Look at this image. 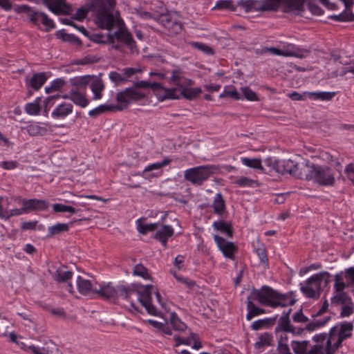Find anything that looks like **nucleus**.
<instances>
[{
    "instance_id": "72a5a7b5",
    "label": "nucleus",
    "mask_w": 354,
    "mask_h": 354,
    "mask_svg": "<svg viewBox=\"0 0 354 354\" xmlns=\"http://www.w3.org/2000/svg\"><path fill=\"white\" fill-rule=\"evenodd\" d=\"M47 80L45 73H35L30 78L29 85L35 90H39Z\"/></svg>"
},
{
    "instance_id": "2eb2a0df",
    "label": "nucleus",
    "mask_w": 354,
    "mask_h": 354,
    "mask_svg": "<svg viewBox=\"0 0 354 354\" xmlns=\"http://www.w3.org/2000/svg\"><path fill=\"white\" fill-rule=\"evenodd\" d=\"M291 346L295 354H324V346L322 344H315L308 349L309 341L304 340L301 342L292 341Z\"/></svg>"
},
{
    "instance_id": "09e8293b",
    "label": "nucleus",
    "mask_w": 354,
    "mask_h": 354,
    "mask_svg": "<svg viewBox=\"0 0 354 354\" xmlns=\"http://www.w3.org/2000/svg\"><path fill=\"white\" fill-rule=\"evenodd\" d=\"M133 273L134 275L141 277L145 279H150V274H149L147 269L142 264H137L135 266Z\"/></svg>"
},
{
    "instance_id": "5701e85b",
    "label": "nucleus",
    "mask_w": 354,
    "mask_h": 354,
    "mask_svg": "<svg viewBox=\"0 0 354 354\" xmlns=\"http://www.w3.org/2000/svg\"><path fill=\"white\" fill-rule=\"evenodd\" d=\"M115 37L118 41L124 43L133 51V48L136 47V41L132 35L125 28L120 27L118 30L115 32Z\"/></svg>"
},
{
    "instance_id": "5fc2aeb1",
    "label": "nucleus",
    "mask_w": 354,
    "mask_h": 354,
    "mask_svg": "<svg viewBox=\"0 0 354 354\" xmlns=\"http://www.w3.org/2000/svg\"><path fill=\"white\" fill-rule=\"evenodd\" d=\"M41 107L38 102L28 103L26 105L25 110L30 115H37L40 111Z\"/></svg>"
},
{
    "instance_id": "79ce46f5",
    "label": "nucleus",
    "mask_w": 354,
    "mask_h": 354,
    "mask_svg": "<svg viewBox=\"0 0 354 354\" xmlns=\"http://www.w3.org/2000/svg\"><path fill=\"white\" fill-rule=\"evenodd\" d=\"M104 88L103 82L101 79L97 78L91 84V88L93 93V99L99 100L102 97V91Z\"/></svg>"
},
{
    "instance_id": "e2e57ef3",
    "label": "nucleus",
    "mask_w": 354,
    "mask_h": 354,
    "mask_svg": "<svg viewBox=\"0 0 354 354\" xmlns=\"http://www.w3.org/2000/svg\"><path fill=\"white\" fill-rule=\"evenodd\" d=\"M242 92L245 99L250 101H257L258 97L255 92L252 91L249 87L242 88Z\"/></svg>"
},
{
    "instance_id": "dca6fc26",
    "label": "nucleus",
    "mask_w": 354,
    "mask_h": 354,
    "mask_svg": "<svg viewBox=\"0 0 354 354\" xmlns=\"http://www.w3.org/2000/svg\"><path fill=\"white\" fill-rule=\"evenodd\" d=\"M311 317L312 319L305 327V329L308 331H313L325 326L330 320L331 315L328 311H317L311 315Z\"/></svg>"
},
{
    "instance_id": "7c9ffc66",
    "label": "nucleus",
    "mask_w": 354,
    "mask_h": 354,
    "mask_svg": "<svg viewBox=\"0 0 354 354\" xmlns=\"http://www.w3.org/2000/svg\"><path fill=\"white\" fill-rule=\"evenodd\" d=\"M168 319L174 330L185 333L187 329V325L183 322L174 312L168 313Z\"/></svg>"
},
{
    "instance_id": "aec40b11",
    "label": "nucleus",
    "mask_w": 354,
    "mask_h": 354,
    "mask_svg": "<svg viewBox=\"0 0 354 354\" xmlns=\"http://www.w3.org/2000/svg\"><path fill=\"white\" fill-rule=\"evenodd\" d=\"M43 3L56 15H68L71 11V7L66 5L64 0H43Z\"/></svg>"
},
{
    "instance_id": "864d4df0",
    "label": "nucleus",
    "mask_w": 354,
    "mask_h": 354,
    "mask_svg": "<svg viewBox=\"0 0 354 354\" xmlns=\"http://www.w3.org/2000/svg\"><path fill=\"white\" fill-rule=\"evenodd\" d=\"M256 253L259 258L260 262L266 266H268V258L265 247L263 245L257 248Z\"/></svg>"
},
{
    "instance_id": "e433bc0d",
    "label": "nucleus",
    "mask_w": 354,
    "mask_h": 354,
    "mask_svg": "<svg viewBox=\"0 0 354 354\" xmlns=\"http://www.w3.org/2000/svg\"><path fill=\"white\" fill-rule=\"evenodd\" d=\"M77 286L79 292L84 295H88L92 292V285L89 280L79 276L77 279Z\"/></svg>"
},
{
    "instance_id": "0eeeda50",
    "label": "nucleus",
    "mask_w": 354,
    "mask_h": 354,
    "mask_svg": "<svg viewBox=\"0 0 354 354\" xmlns=\"http://www.w3.org/2000/svg\"><path fill=\"white\" fill-rule=\"evenodd\" d=\"M15 10L17 13H26L33 24L39 26L40 24L45 26L46 32L55 28V24L52 19L48 18L46 14L33 10L27 5L16 6Z\"/></svg>"
},
{
    "instance_id": "4c0bfd02",
    "label": "nucleus",
    "mask_w": 354,
    "mask_h": 354,
    "mask_svg": "<svg viewBox=\"0 0 354 354\" xmlns=\"http://www.w3.org/2000/svg\"><path fill=\"white\" fill-rule=\"evenodd\" d=\"M72 276L73 272L71 271L68 270L65 266H61L57 269L54 278L57 281L61 283L67 281L71 279Z\"/></svg>"
},
{
    "instance_id": "69168bd1",
    "label": "nucleus",
    "mask_w": 354,
    "mask_h": 354,
    "mask_svg": "<svg viewBox=\"0 0 354 354\" xmlns=\"http://www.w3.org/2000/svg\"><path fill=\"white\" fill-rule=\"evenodd\" d=\"M262 52L263 53H270L275 55L286 57V54L287 53V49L286 50H280L275 47H269V48L266 47L262 49Z\"/></svg>"
},
{
    "instance_id": "c85d7f7f",
    "label": "nucleus",
    "mask_w": 354,
    "mask_h": 354,
    "mask_svg": "<svg viewBox=\"0 0 354 354\" xmlns=\"http://www.w3.org/2000/svg\"><path fill=\"white\" fill-rule=\"evenodd\" d=\"M174 234V229L169 225H163L162 227L157 231L154 238L161 242L162 245L166 246L168 238Z\"/></svg>"
},
{
    "instance_id": "2f4dec72",
    "label": "nucleus",
    "mask_w": 354,
    "mask_h": 354,
    "mask_svg": "<svg viewBox=\"0 0 354 354\" xmlns=\"http://www.w3.org/2000/svg\"><path fill=\"white\" fill-rule=\"evenodd\" d=\"M55 36L57 39H60L65 42H68L73 46H82V41L78 37L73 34H68L65 32L64 30L57 31L55 32Z\"/></svg>"
},
{
    "instance_id": "8fccbe9b",
    "label": "nucleus",
    "mask_w": 354,
    "mask_h": 354,
    "mask_svg": "<svg viewBox=\"0 0 354 354\" xmlns=\"http://www.w3.org/2000/svg\"><path fill=\"white\" fill-rule=\"evenodd\" d=\"M184 78L182 76V73L179 71H173L172 75L171 77V81L178 88H180L183 85H184Z\"/></svg>"
},
{
    "instance_id": "412c9836",
    "label": "nucleus",
    "mask_w": 354,
    "mask_h": 354,
    "mask_svg": "<svg viewBox=\"0 0 354 354\" xmlns=\"http://www.w3.org/2000/svg\"><path fill=\"white\" fill-rule=\"evenodd\" d=\"M214 239L224 256L228 259H234V252L236 247L232 242H227L225 239L218 235H214Z\"/></svg>"
},
{
    "instance_id": "49530a36",
    "label": "nucleus",
    "mask_w": 354,
    "mask_h": 354,
    "mask_svg": "<svg viewBox=\"0 0 354 354\" xmlns=\"http://www.w3.org/2000/svg\"><path fill=\"white\" fill-rule=\"evenodd\" d=\"M241 162L250 168L255 169L263 170V167L261 165V161L259 158H241Z\"/></svg>"
},
{
    "instance_id": "c756f323",
    "label": "nucleus",
    "mask_w": 354,
    "mask_h": 354,
    "mask_svg": "<svg viewBox=\"0 0 354 354\" xmlns=\"http://www.w3.org/2000/svg\"><path fill=\"white\" fill-rule=\"evenodd\" d=\"M115 109L122 110V107L120 105L114 106L110 104H101L97 107L91 110L88 113V115L90 117L95 118L104 113L112 111Z\"/></svg>"
},
{
    "instance_id": "423d86ee",
    "label": "nucleus",
    "mask_w": 354,
    "mask_h": 354,
    "mask_svg": "<svg viewBox=\"0 0 354 354\" xmlns=\"http://www.w3.org/2000/svg\"><path fill=\"white\" fill-rule=\"evenodd\" d=\"M344 272H341L335 275L334 289L336 295L331 299L332 304H342L341 310H353V303L350 297L343 290L348 287L347 282L344 281Z\"/></svg>"
},
{
    "instance_id": "393cba45",
    "label": "nucleus",
    "mask_w": 354,
    "mask_h": 354,
    "mask_svg": "<svg viewBox=\"0 0 354 354\" xmlns=\"http://www.w3.org/2000/svg\"><path fill=\"white\" fill-rule=\"evenodd\" d=\"M159 87L156 88L155 93L160 101H164L167 99H179L180 94H177V91L179 88H167L162 86L161 84L159 83Z\"/></svg>"
},
{
    "instance_id": "b1692460",
    "label": "nucleus",
    "mask_w": 354,
    "mask_h": 354,
    "mask_svg": "<svg viewBox=\"0 0 354 354\" xmlns=\"http://www.w3.org/2000/svg\"><path fill=\"white\" fill-rule=\"evenodd\" d=\"M295 161L288 160H275L272 163V169L277 173L285 174H292L293 171Z\"/></svg>"
},
{
    "instance_id": "f8f14e48",
    "label": "nucleus",
    "mask_w": 354,
    "mask_h": 354,
    "mask_svg": "<svg viewBox=\"0 0 354 354\" xmlns=\"http://www.w3.org/2000/svg\"><path fill=\"white\" fill-rule=\"evenodd\" d=\"M313 179L317 183L324 186H330L335 183V176L333 169L326 166H316L312 169Z\"/></svg>"
},
{
    "instance_id": "1a4fd4ad",
    "label": "nucleus",
    "mask_w": 354,
    "mask_h": 354,
    "mask_svg": "<svg viewBox=\"0 0 354 354\" xmlns=\"http://www.w3.org/2000/svg\"><path fill=\"white\" fill-rule=\"evenodd\" d=\"M93 8L97 9L96 17L95 19V24L101 29L111 30L115 20L112 13V10L115 6H108L106 3L102 4H92Z\"/></svg>"
},
{
    "instance_id": "ddd939ff",
    "label": "nucleus",
    "mask_w": 354,
    "mask_h": 354,
    "mask_svg": "<svg viewBox=\"0 0 354 354\" xmlns=\"http://www.w3.org/2000/svg\"><path fill=\"white\" fill-rule=\"evenodd\" d=\"M14 201L24 206L26 214L34 211H44L47 209L49 206L46 201L41 199H26L21 196H15Z\"/></svg>"
},
{
    "instance_id": "39448f33",
    "label": "nucleus",
    "mask_w": 354,
    "mask_h": 354,
    "mask_svg": "<svg viewBox=\"0 0 354 354\" xmlns=\"http://www.w3.org/2000/svg\"><path fill=\"white\" fill-rule=\"evenodd\" d=\"M330 274L328 272H322L311 276L305 283H300L301 292L307 297L317 299L320 295L322 283L325 286L330 283Z\"/></svg>"
},
{
    "instance_id": "a18cd8bd",
    "label": "nucleus",
    "mask_w": 354,
    "mask_h": 354,
    "mask_svg": "<svg viewBox=\"0 0 354 354\" xmlns=\"http://www.w3.org/2000/svg\"><path fill=\"white\" fill-rule=\"evenodd\" d=\"M214 9L229 10L234 12L236 10V6L234 5L232 0H218L216 2Z\"/></svg>"
},
{
    "instance_id": "a19ab883",
    "label": "nucleus",
    "mask_w": 354,
    "mask_h": 354,
    "mask_svg": "<svg viewBox=\"0 0 354 354\" xmlns=\"http://www.w3.org/2000/svg\"><path fill=\"white\" fill-rule=\"evenodd\" d=\"M335 95V92H309L308 98L314 100H331Z\"/></svg>"
},
{
    "instance_id": "4d7b16f0",
    "label": "nucleus",
    "mask_w": 354,
    "mask_h": 354,
    "mask_svg": "<svg viewBox=\"0 0 354 354\" xmlns=\"http://www.w3.org/2000/svg\"><path fill=\"white\" fill-rule=\"evenodd\" d=\"M344 272V278H345L347 286L354 285V267L345 269Z\"/></svg>"
},
{
    "instance_id": "3c124183",
    "label": "nucleus",
    "mask_w": 354,
    "mask_h": 354,
    "mask_svg": "<svg viewBox=\"0 0 354 354\" xmlns=\"http://www.w3.org/2000/svg\"><path fill=\"white\" fill-rule=\"evenodd\" d=\"M109 79L116 85H120L128 81V80L126 77H124L123 74L118 73L116 71H111L109 73Z\"/></svg>"
},
{
    "instance_id": "774afa93",
    "label": "nucleus",
    "mask_w": 354,
    "mask_h": 354,
    "mask_svg": "<svg viewBox=\"0 0 354 354\" xmlns=\"http://www.w3.org/2000/svg\"><path fill=\"white\" fill-rule=\"evenodd\" d=\"M308 8L309 10L312 12V14L315 15L320 16L324 14V10L317 4L313 3V2H308Z\"/></svg>"
},
{
    "instance_id": "f03ea898",
    "label": "nucleus",
    "mask_w": 354,
    "mask_h": 354,
    "mask_svg": "<svg viewBox=\"0 0 354 354\" xmlns=\"http://www.w3.org/2000/svg\"><path fill=\"white\" fill-rule=\"evenodd\" d=\"M248 310H263L257 307L253 301L271 308H287L293 306L297 301L294 291L281 293L269 286H262L261 288H252L247 297Z\"/></svg>"
},
{
    "instance_id": "4be33fe9",
    "label": "nucleus",
    "mask_w": 354,
    "mask_h": 354,
    "mask_svg": "<svg viewBox=\"0 0 354 354\" xmlns=\"http://www.w3.org/2000/svg\"><path fill=\"white\" fill-rule=\"evenodd\" d=\"M62 97L71 100L74 104L82 108L86 107L89 102L86 97L85 91L78 89H71L69 94L64 95Z\"/></svg>"
},
{
    "instance_id": "603ef678",
    "label": "nucleus",
    "mask_w": 354,
    "mask_h": 354,
    "mask_svg": "<svg viewBox=\"0 0 354 354\" xmlns=\"http://www.w3.org/2000/svg\"><path fill=\"white\" fill-rule=\"evenodd\" d=\"M23 214H26L24 206L22 205V207L21 208H15L11 209H8L6 212L5 216L3 219L5 220H9L12 216H20Z\"/></svg>"
},
{
    "instance_id": "c03bdc74",
    "label": "nucleus",
    "mask_w": 354,
    "mask_h": 354,
    "mask_svg": "<svg viewBox=\"0 0 354 354\" xmlns=\"http://www.w3.org/2000/svg\"><path fill=\"white\" fill-rule=\"evenodd\" d=\"M329 18L337 21H354V14L352 11L344 10L339 15H330Z\"/></svg>"
},
{
    "instance_id": "a878e982",
    "label": "nucleus",
    "mask_w": 354,
    "mask_h": 354,
    "mask_svg": "<svg viewBox=\"0 0 354 354\" xmlns=\"http://www.w3.org/2000/svg\"><path fill=\"white\" fill-rule=\"evenodd\" d=\"M290 312L291 311H288L287 313H283V315L279 319L278 326L275 329L276 332L283 330L295 334V328L290 324Z\"/></svg>"
},
{
    "instance_id": "6e6d98bb",
    "label": "nucleus",
    "mask_w": 354,
    "mask_h": 354,
    "mask_svg": "<svg viewBox=\"0 0 354 354\" xmlns=\"http://www.w3.org/2000/svg\"><path fill=\"white\" fill-rule=\"evenodd\" d=\"M171 162V160L169 158H165L163 160L159 162L153 163L149 165L145 171H152L154 169H159L167 165H169Z\"/></svg>"
},
{
    "instance_id": "f257e3e1",
    "label": "nucleus",
    "mask_w": 354,
    "mask_h": 354,
    "mask_svg": "<svg viewBox=\"0 0 354 354\" xmlns=\"http://www.w3.org/2000/svg\"><path fill=\"white\" fill-rule=\"evenodd\" d=\"M143 287L141 285L133 283L131 286L119 285L113 286L110 283L103 286L96 293L104 300L111 303L118 304L126 310H138L136 306V301L131 298L132 295L136 294V301L141 304L145 310H156L151 304V294L150 289L152 285H147L142 292L138 291L137 288Z\"/></svg>"
},
{
    "instance_id": "a211bd4d",
    "label": "nucleus",
    "mask_w": 354,
    "mask_h": 354,
    "mask_svg": "<svg viewBox=\"0 0 354 354\" xmlns=\"http://www.w3.org/2000/svg\"><path fill=\"white\" fill-rule=\"evenodd\" d=\"M147 313L152 316L157 318L148 319L144 322L148 323L153 328L160 330L164 328L165 325L168 324V313L169 311H147Z\"/></svg>"
},
{
    "instance_id": "9d476101",
    "label": "nucleus",
    "mask_w": 354,
    "mask_h": 354,
    "mask_svg": "<svg viewBox=\"0 0 354 354\" xmlns=\"http://www.w3.org/2000/svg\"><path fill=\"white\" fill-rule=\"evenodd\" d=\"M278 0H239L237 6L245 12L277 11Z\"/></svg>"
},
{
    "instance_id": "052dcab7",
    "label": "nucleus",
    "mask_w": 354,
    "mask_h": 354,
    "mask_svg": "<svg viewBox=\"0 0 354 354\" xmlns=\"http://www.w3.org/2000/svg\"><path fill=\"white\" fill-rule=\"evenodd\" d=\"M93 8V6H92V4H91L88 8H85L84 7H81V8H78L75 13V17H73V19L78 20V21H81V20L84 19V18H86V15L88 12V11H90Z\"/></svg>"
},
{
    "instance_id": "58836bf2",
    "label": "nucleus",
    "mask_w": 354,
    "mask_h": 354,
    "mask_svg": "<svg viewBox=\"0 0 354 354\" xmlns=\"http://www.w3.org/2000/svg\"><path fill=\"white\" fill-rule=\"evenodd\" d=\"M290 48L287 49L286 57H295L303 59L310 53V50L305 48H296L294 45L290 46Z\"/></svg>"
},
{
    "instance_id": "0e129e2a",
    "label": "nucleus",
    "mask_w": 354,
    "mask_h": 354,
    "mask_svg": "<svg viewBox=\"0 0 354 354\" xmlns=\"http://www.w3.org/2000/svg\"><path fill=\"white\" fill-rule=\"evenodd\" d=\"M309 92H304L303 93H299L296 91H293L292 93H288V97L294 101H304L308 97Z\"/></svg>"
},
{
    "instance_id": "9b49d317",
    "label": "nucleus",
    "mask_w": 354,
    "mask_h": 354,
    "mask_svg": "<svg viewBox=\"0 0 354 354\" xmlns=\"http://www.w3.org/2000/svg\"><path fill=\"white\" fill-rule=\"evenodd\" d=\"M157 21L167 30L169 35H177L182 30V24L175 13L160 15L158 16Z\"/></svg>"
},
{
    "instance_id": "6ab92c4d",
    "label": "nucleus",
    "mask_w": 354,
    "mask_h": 354,
    "mask_svg": "<svg viewBox=\"0 0 354 354\" xmlns=\"http://www.w3.org/2000/svg\"><path fill=\"white\" fill-rule=\"evenodd\" d=\"M184 85L180 88V97L183 96L188 100H194L197 98L199 94L201 93L202 89L200 87L192 88L194 82L189 79H185Z\"/></svg>"
},
{
    "instance_id": "338daca9",
    "label": "nucleus",
    "mask_w": 354,
    "mask_h": 354,
    "mask_svg": "<svg viewBox=\"0 0 354 354\" xmlns=\"http://www.w3.org/2000/svg\"><path fill=\"white\" fill-rule=\"evenodd\" d=\"M292 320L297 323H308L310 320L306 315L303 314V311H297L292 315Z\"/></svg>"
},
{
    "instance_id": "6e6552de",
    "label": "nucleus",
    "mask_w": 354,
    "mask_h": 354,
    "mask_svg": "<svg viewBox=\"0 0 354 354\" xmlns=\"http://www.w3.org/2000/svg\"><path fill=\"white\" fill-rule=\"evenodd\" d=\"M213 165H203L187 169L184 171V178L195 186H201L214 174Z\"/></svg>"
},
{
    "instance_id": "473e14b6",
    "label": "nucleus",
    "mask_w": 354,
    "mask_h": 354,
    "mask_svg": "<svg viewBox=\"0 0 354 354\" xmlns=\"http://www.w3.org/2000/svg\"><path fill=\"white\" fill-rule=\"evenodd\" d=\"M214 213L218 215H222L225 211V202L221 193H217L214 198L212 203Z\"/></svg>"
},
{
    "instance_id": "37998d69",
    "label": "nucleus",
    "mask_w": 354,
    "mask_h": 354,
    "mask_svg": "<svg viewBox=\"0 0 354 354\" xmlns=\"http://www.w3.org/2000/svg\"><path fill=\"white\" fill-rule=\"evenodd\" d=\"M91 78V77L90 75L75 77L71 80V84L73 86H76L75 89L85 91L86 86L88 84Z\"/></svg>"
},
{
    "instance_id": "c9c22d12",
    "label": "nucleus",
    "mask_w": 354,
    "mask_h": 354,
    "mask_svg": "<svg viewBox=\"0 0 354 354\" xmlns=\"http://www.w3.org/2000/svg\"><path fill=\"white\" fill-rule=\"evenodd\" d=\"M213 227L215 230L225 234L228 237H232L233 236L232 226L230 223L222 220L217 221L214 222Z\"/></svg>"
},
{
    "instance_id": "ea45409f",
    "label": "nucleus",
    "mask_w": 354,
    "mask_h": 354,
    "mask_svg": "<svg viewBox=\"0 0 354 354\" xmlns=\"http://www.w3.org/2000/svg\"><path fill=\"white\" fill-rule=\"evenodd\" d=\"M72 225L73 223H71V224L57 223L53 226L49 227L48 229V237H52L55 234H58L64 232H67L69 230L70 225Z\"/></svg>"
},
{
    "instance_id": "7ed1b4c3",
    "label": "nucleus",
    "mask_w": 354,
    "mask_h": 354,
    "mask_svg": "<svg viewBox=\"0 0 354 354\" xmlns=\"http://www.w3.org/2000/svg\"><path fill=\"white\" fill-rule=\"evenodd\" d=\"M353 325L351 322H341L332 327L328 333L325 346L326 354H335L344 340L351 337Z\"/></svg>"
},
{
    "instance_id": "de8ad7c7",
    "label": "nucleus",
    "mask_w": 354,
    "mask_h": 354,
    "mask_svg": "<svg viewBox=\"0 0 354 354\" xmlns=\"http://www.w3.org/2000/svg\"><path fill=\"white\" fill-rule=\"evenodd\" d=\"M272 336L268 333H266L261 335L259 337V341L254 344L257 348L264 347L266 346L271 345Z\"/></svg>"
},
{
    "instance_id": "cd10ccee",
    "label": "nucleus",
    "mask_w": 354,
    "mask_h": 354,
    "mask_svg": "<svg viewBox=\"0 0 354 354\" xmlns=\"http://www.w3.org/2000/svg\"><path fill=\"white\" fill-rule=\"evenodd\" d=\"M54 318L71 323H79L78 315L74 311H51Z\"/></svg>"
},
{
    "instance_id": "13d9d810",
    "label": "nucleus",
    "mask_w": 354,
    "mask_h": 354,
    "mask_svg": "<svg viewBox=\"0 0 354 354\" xmlns=\"http://www.w3.org/2000/svg\"><path fill=\"white\" fill-rule=\"evenodd\" d=\"M192 45L195 48H197L207 55H212L214 53L212 48L205 44L201 42H193Z\"/></svg>"
},
{
    "instance_id": "4468645a",
    "label": "nucleus",
    "mask_w": 354,
    "mask_h": 354,
    "mask_svg": "<svg viewBox=\"0 0 354 354\" xmlns=\"http://www.w3.org/2000/svg\"><path fill=\"white\" fill-rule=\"evenodd\" d=\"M305 0H278L277 10L281 6L284 12L295 15H304Z\"/></svg>"
},
{
    "instance_id": "20e7f679",
    "label": "nucleus",
    "mask_w": 354,
    "mask_h": 354,
    "mask_svg": "<svg viewBox=\"0 0 354 354\" xmlns=\"http://www.w3.org/2000/svg\"><path fill=\"white\" fill-rule=\"evenodd\" d=\"M159 86V83L157 82L151 83L145 80L135 82L131 87L127 88L116 94V101L122 104H124L127 106L131 102H137L146 97L145 93L138 91V88H150L155 91L156 88Z\"/></svg>"
},
{
    "instance_id": "f704fd0d",
    "label": "nucleus",
    "mask_w": 354,
    "mask_h": 354,
    "mask_svg": "<svg viewBox=\"0 0 354 354\" xmlns=\"http://www.w3.org/2000/svg\"><path fill=\"white\" fill-rule=\"evenodd\" d=\"M277 317L259 319L252 324L251 328L254 330H258L264 328L272 326L276 322Z\"/></svg>"
},
{
    "instance_id": "bb28decb",
    "label": "nucleus",
    "mask_w": 354,
    "mask_h": 354,
    "mask_svg": "<svg viewBox=\"0 0 354 354\" xmlns=\"http://www.w3.org/2000/svg\"><path fill=\"white\" fill-rule=\"evenodd\" d=\"M73 106L70 103H62L57 104L51 115L56 119L64 118L73 112Z\"/></svg>"
},
{
    "instance_id": "680f3d73",
    "label": "nucleus",
    "mask_w": 354,
    "mask_h": 354,
    "mask_svg": "<svg viewBox=\"0 0 354 354\" xmlns=\"http://www.w3.org/2000/svg\"><path fill=\"white\" fill-rule=\"evenodd\" d=\"M60 97L59 95H55L48 97L44 101V112L49 111L50 109L55 104L56 100Z\"/></svg>"
},
{
    "instance_id": "f3484780",
    "label": "nucleus",
    "mask_w": 354,
    "mask_h": 354,
    "mask_svg": "<svg viewBox=\"0 0 354 354\" xmlns=\"http://www.w3.org/2000/svg\"><path fill=\"white\" fill-rule=\"evenodd\" d=\"M314 164L310 163L308 160H304L301 162H295L291 176L306 180L313 179L312 169Z\"/></svg>"
},
{
    "instance_id": "bf43d9fd",
    "label": "nucleus",
    "mask_w": 354,
    "mask_h": 354,
    "mask_svg": "<svg viewBox=\"0 0 354 354\" xmlns=\"http://www.w3.org/2000/svg\"><path fill=\"white\" fill-rule=\"evenodd\" d=\"M157 226V223L139 224L138 225V230L140 233L145 234L148 232H152L156 230Z\"/></svg>"
}]
</instances>
